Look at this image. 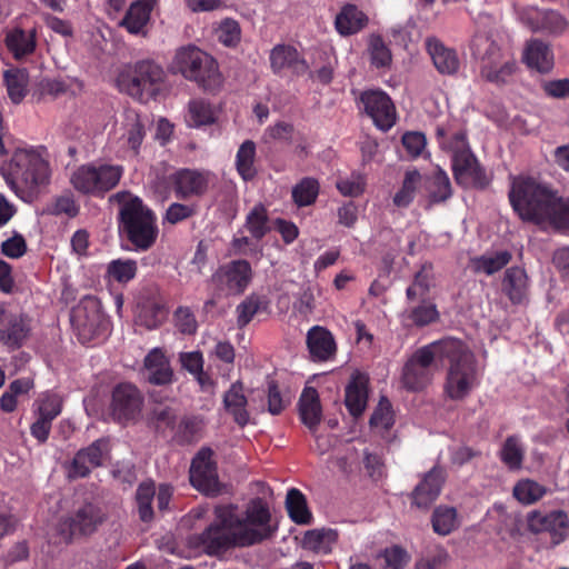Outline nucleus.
Segmentation results:
<instances>
[{
  "mask_svg": "<svg viewBox=\"0 0 569 569\" xmlns=\"http://www.w3.org/2000/svg\"><path fill=\"white\" fill-rule=\"evenodd\" d=\"M278 530L269 506L260 498L250 500L244 510L234 505L217 506L214 522L190 542L208 555H218L230 548L250 547L271 539Z\"/></svg>",
  "mask_w": 569,
  "mask_h": 569,
  "instance_id": "nucleus-1",
  "label": "nucleus"
},
{
  "mask_svg": "<svg viewBox=\"0 0 569 569\" xmlns=\"http://www.w3.org/2000/svg\"><path fill=\"white\" fill-rule=\"evenodd\" d=\"M442 362L446 368L443 393L453 401L466 399L480 382L473 352L459 339H442Z\"/></svg>",
  "mask_w": 569,
  "mask_h": 569,
  "instance_id": "nucleus-2",
  "label": "nucleus"
},
{
  "mask_svg": "<svg viewBox=\"0 0 569 569\" xmlns=\"http://www.w3.org/2000/svg\"><path fill=\"white\" fill-rule=\"evenodd\" d=\"M7 184L20 198L32 196L50 182L51 169L43 148L17 149L3 174Z\"/></svg>",
  "mask_w": 569,
  "mask_h": 569,
  "instance_id": "nucleus-3",
  "label": "nucleus"
},
{
  "mask_svg": "<svg viewBox=\"0 0 569 569\" xmlns=\"http://www.w3.org/2000/svg\"><path fill=\"white\" fill-rule=\"evenodd\" d=\"M120 206V230L137 251H147L158 238L159 229L154 213L142 200L130 192H118L111 197Z\"/></svg>",
  "mask_w": 569,
  "mask_h": 569,
  "instance_id": "nucleus-4",
  "label": "nucleus"
},
{
  "mask_svg": "<svg viewBox=\"0 0 569 569\" xmlns=\"http://www.w3.org/2000/svg\"><path fill=\"white\" fill-rule=\"evenodd\" d=\"M171 69L184 79L197 82L207 91H217L223 79L217 60L197 46L187 44L176 50Z\"/></svg>",
  "mask_w": 569,
  "mask_h": 569,
  "instance_id": "nucleus-5",
  "label": "nucleus"
},
{
  "mask_svg": "<svg viewBox=\"0 0 569 569\" xmlns=\"http://www.w3.org/2000/svg\"><path fill=\"white\" fill-rule=\"evenodd\" d=\"M552 194L550 188L535 178L518 176L511 180L509 200L521 220L538 224Z\"/></svg>",
  "mask_w": 569,
  "mask_h": 569,
  "instance_id": "nucleus-6",
  "label": "nucleus"
},
{
  "mask_svg": "<svg viewBox=\"0 0 569 569\" xmlns=\"http://www.w3.org/2000/svg\"><path fill=\"white\" fill-rule=\"evenodd\" d=\"M442 340L418 348L405 362L401 371L402 387L412 392L431 385L437 371L436 359L442 360Z\"/></svg>",
  "mask_w": 569,
  "mask_h": 569,
  "instance_id": "nucleus-7",
  "label": "nucleus"
},
{
  "mask_svg": "<svg viewBox=\"0 0 569 569\" xmlns=\"http://www.w3.org/2000/svg\"><path fill=\"white\" fill-rule=\"evenodd\" d=\"M471 50L479 60L480 76L488 82L506 83L517 69L516 61L506 58L500 47L487 36H476Z\"/></svg>",
  "mask_w": 569,
  "mask_h": 569,
  "instance_id": "nucleus-8",
  "label": "nucleus"
},
{
  "mask_svg": "<svg viewBox=\"0 0 569 569\" xmlns=\"http://www.w3.org/2000/svg\"><path fill=\"white\" fill-rule=\"evenodd\" d=\"M164 80L163 69L151 60L126 66L117 78L118 88L138 99L154 96Z\"/></svg>",
  "mask_w": 569,
  "mask_h": 569,
  "instance_id": "nucleus-9",
  "label": "nucleus"
},
{
  "mask_svg": "<svg viewBox=\"0 0 569 569\" xmlns=\"http://www.w3.org/2000/svg\"><path fill=\"white\" fill-rule=\"evenodd\" d=\"M123 167L119 164H81L70 176V183L82 194L103 197L119 183Z\"/></svg>",
  "mask_w": 569,
  "mask_h": 569,
  "instance_id": "nucleus-10",
  "label": "nucleus"
},
{
  "mask_svg": "<svg viewBox=\"0 0 569 569\" xmlns=\"http://www.w3.org/2000/svg\"><path fill=\"white\" fill-rule=\"evenodd\" d=\"M148 118L133 108H127L116 121L113 136L122 158H136L147 137Z\"/></svg>",
  "mask_w": 569,
  "mask_h": 569,
  "instance_id": "nucleus-11",
  "label": "nucleus"
},
{
  "mask_svg": "<svg viewBox=\"0 0 569 569\" xmlns=\"http://www.w3.org/2000/svg\"><path fill=\"white\" fill-rule=\"evenodd\" d=\"M253 278L251 264L243 259L232 260L218 267L211 276V283L222 295H242Z\"/></svg>",
  "mask_w": 569,
  "mask_h": 569,
  "instance_id": "nucleus-12",
  "label": "nucleus"
},
{
  "mask_svg": "<svg viewBox=\"0 0 569 569\" xmlns=\"http://www.w3.org/2000/svg\"><path fill=\"white\" fill-rule=\"evenodd\" d=\"M71 323L82 343L91 341L107 328V320L99 303L86 298L71 312Z\"/></svg>",
  "mask_w": 569,
  "mask_h": 569,
  "instance_id": "nucleus-13",
  "label": "nucleus"
},
{
  "mask_svg": "<svg viewBox=\"0 0 569 569\" xmlns=\"http://www.w3.org/2000/svg\"><path fill=\"white\" fill-rule=\"evenodd\" d=\"M104 520L106 515L100 507L86 503L73 516L61 522L60 531L66 540H71L79 536H90L97 531Z\"/></svg>",
  "mask_w": 569,
  "mask_h": 569,
  "instance_id": "nucleus-14",
  "label": "nucleus"
},
{
  "mask_svg": "<svg viewBox=\"0 0 569 569\" xmlns=\"http://www.w3.org/2000/svg\"><path fill=\"white\" fill-rule=\"evenodd\" d=\"M111 442L109 438H100L90 446L80 449L72 459L69 468V478L87 477L93 468L101 467L110 459Z\"/></svg>",
  "mask_w": 569,
  "mask_h": 569,
  "instance_id": "nucleus-15",
  "label": "nucleus"
},
{
  "mask_svg": "<svg viewBox=\"0 0 569 569\" xmlns=\"http://www.w3.org/2000/svg\"><path fill=\"white\" fill-rule=\"evenodd\" d=\"M143 397L131 383H119L112 390L110 410L114 420L128 422L141 412Z\"/></svg>",
  "mask_w": 569,
  "mask_h": 569,
  "instance_id": "nucleus-16",
  "label": "nucleus"
},
{
  "mask_svg": "<svg viewBox=\"0 0 569 569\" xmlns=\"http://www.w3.org/2000/svg\"><path fill=\"white\" fill-rule=\"evenodd\" d=\"M519 19L532 32L558 36L569 27L568 20L560 12L552 9L526 7L520 10Z\"/></svg>",
  "mask_w": 569,
  "mask_h": 569,
  "instance_id": "nucleus-17",
  "label": "nucleus"
},
{
  "mask_svg": "<svg viewBox=\"0 0 569 569\" xmlns=\"http://www.w3.org/2000/svg\"><path fill=\"white\" fill-rule=\"evenodd\" d=\"M212 455L211 449L202 448L192 459L189 472L191 485L206 495L219 492L217 466L212 460Z\"/></svg>",
  "mask_w": 569,
  "mask_h": 569,
  "instance_id": "nucleus-18",
  "label": "nucleus"
},
{
  "mask_svg": "<svg viewBox=\"0 0 569 569\" xmlns=\"http://www.w3.org/2000/svg\"><path fill=\"white\" fill-rule=\"evenodd\" d=\"M360 101L365 112L382 131L396 123V108L390 97L381 90H368L361 93Z\"/></svg>",
  "mask_w": 569,
  "mask_h": 569,
  "instance_id": "nucleus-19",
  "label": "nucleus"
},
{
  "mask_svg": "<svg viewBox=\"0 0 569 569\" xmlns=\"http://www.w3.org/2000/svg\"><path fill=\"white\" fill-rule=\"evenodd\" d=\"M212 174L206 170L180 169L171 176L174 194L179 199L202 197L209 189Z\"/></svg>",
  "mask_w": 569,
  "mask_h": 569,
  "instance_id": "nucleus-20",
  "label": "nucleus"
},
{
  "mask_svg": "<svg viewBox=\"0 0 569 569\" xmlns=\"http://www.w3.org/2000/svg\"><path fill=\"white\" fill-rule=\"evenodd\" d=\"M528 529L531 532L539 533L548 531L552 536V540L559 543L563 540L569 528L568 516L562 510L542 513L540 511H531L527 518Z\"/></svg>",
  "mask_w": 569,
  "mask_h": 569,
  "instance_id": "nucleus-21",
  "label": "nucleus"
},
{
  "mask_svg": "<svg viewBox=\"0 0 569 569\" xmlns=\"http://www.w3.org/2000/svg\"><path fill=\"white\" fill-rule=\"evenodd\" d=\"M30 332L29 319L21 312H13L0 306V341L19 347Z\"/></svg>",
  "mask_w": 569,
  "mask_h": 569,
  "instance_id": "nucleus-22",
  "label": "nucleus"
},
{
  "mask_svg": "<svg viewBox=\"0 0 569 569\" xmlns=\"http://www.w3.org/2000/svg\"><path fill=\"white\" fill-rule=\"evenodd\" d=\"M273 73L281 74L289 71L295 76H303L309 71V64L298 50L289 44H277L269 56Z\"/></svg>",
  "mask_w": 569,
  "mask_h": 569,
  "instance_id": "nucleus-23",
  "label": "nucleus"
},
{
  "mask_svg": "<svg viewBox=\"0 0 569 569\" xmlns=\"http://www.w3.org/2000/svg\"><path fill=\"white\" fill-rule=\"evenodd\" d=\"M456 181L463 187H485L486 174L471 150L452 158Z\"/></svg>",
  "mask_w": 569,
  "mask_h": 569,
  "instance_id": "nucleus-24",
  "label": "nucleus"
},
{
  "mask_svg": "<svg viewBox=\"0 0 569 569\" xmlns=\"http://www.w3.org/2000/svg\"><path fill=\"white\" fill-rule=\"evenodd\" d=\"M501 291L512 305L527 303L530 293V279L525 268H507L501 279Z\"/></svg>",
  "mask_w": 569,
  "mask_h": 569,
  "instance_id": "nucleus-25",
  "label": "nucleus"
},
{
  "mask_svg": "<svg viewBox=\"0 0 569 569\" xmlns=\"http://www.w3.org/2000/svg\"><path fill=\"white\" fill-rule=\"evenodd\" d=\"M157 0H134L119 21V27L133 36H146L152 9Z\"/></svg>",
  "mask_w": 569,
  "mask_h": 569,
  "instance_id": "nucleus-26",
  "label": "nucleus"
},
{
  "mask_svg": "<svg viewBox=\"0 0 569 569\" xmlns=\"http://www.w3.org/2000/svg\"><path fill=\"white\" fill-rule=\"evenodd\" d=\"M436 137L440 148L450 152L452 158L470 150L466 131L457 120L438 124Z\"/></svg>",
  "mask_w": 569,
  "mask_h": 569,
  "instance_id": "nucleus-27",
  "label": "nucleus"
},
{
  "mask_svg": "<svg viewBox=\"0 0 569 569\" xmlns=\"http://www.w3.org/2000/svg\"><path fill=\"white\" fill-rule=\"evenodd\" d=\"M307 346L313 361L331 360L337 351L332 333L320 326H315L307 333Z\"/></svg>",
  "mask_w": 569,
  "mask_h": 569,
  "instance_id": "nucleus-28",
  "label": "nucleus"
},
{
  "mask_svg": "<svg viewBox=\"0 0 569 569\" xmlns=\"http://www.w3.org/2000/svg\"><path fill=\"white\" fill-rule=\"evenodd\" d=\"M426 49L435 68L441 74H455L460 67V60L455 49L446 47L437 38L426 39Z\"/></svg>",
  "mask_w": 569,
  "mask_h": 569,
  "instance_id": "nucleus-29",
  "label": "nucleus"
},
{
  "mask_svg": "<svg viewBox=\"0 0 569 569\" xmlns=\"http://www.w3.org/2000/svg\"><path fill=\"white\" fill-rule=\"evenodd\" d=\"M4 44L16 60H22L36 50L37 30L13 27L6 31Z\"/></svg>",
  "mask_w": 569,
  "mask_h": 569,
  "instance_id": "nucleus-30",
  "label": "nucleus"
},
{
  "mask_svg": "<svg viewBox=\"0 0 569 569\" xmlns=\"http://www.w3.org/2000/svg\"><path fill=\"white\" fill-rule=\"evenodd\" d=\"M443 481L442 469L432 468L412 492V502L419 508L429 507L438 498Z\"/></svg>",
  "mask_w": 569,
  "mask_h": 569,
  "instance_id": "nucleus-31",
  "label": "nucleus"
},
{
  "mask_svg": "<svg viewBox=\"0 0 569 569\" xmlns=\"http://www.w3.org/2000/svg\"><path fill=\"white\" fill-rule=\"evenodd\" d=\"M538 226L569 233V198H560L553 192Z\"/></svg>",
  "mask_w": 569,
  "mask_h": 569,
  "instance_id": "nucleus-32",
  "label": "nucleus"
},
{
  "mask_svg": "<svg viewBox=\"0 0 569 569\" xmlns=\"http://www.w3.org/2000/svg\"><path fill=\"white\" fill-rule=\"evenodd\" d=\"M368 382L369 378L367 375L356 372L346 387V407L353 417L361 416L367 407Z\"/></svg>",
  "mask_w": 569,
  "mask_h": 569,
  "instance_id": "nucleus-33",
  "label": "nucleus"
},
{
  "mask_svg": "<svg viewBox=\"0 0 569 569\" xmlns=\"http://www.w3.org/2000/svg\"><path fill=\"white\" fill-rule=\"evenodd\" d=\"M367 14L355 4H345L336 16L335 27L339 34L351 36L360 32L368 24Z\"/></svg>",
  "mask_w": 569,
  "mask_h": 569,
  "instance_id": "nucleus-34",
  "label": "nucleus"
},
{
  "mask_svg": "<svg viewBox=\"0 0 569 569\" xmlns=\"http://www.w3.org/2000/svg\"><path fill=\"white\" fill-rule=\"evenodd\" d=\"M144 369L148 373V381L153 385H167L171 382L173 372L163 351L159 348L152 349L144 358Z\"/></svg>",
  "mask_w": 569,
  "mask_h": 569,
  "instance_id": "nucleus-35",
  "label": "nucleus"
},
{
  "mask_svg": "<svg viewBox=\"0 0 569 569\" xmlns=\"http://www.w3.org/2000/svg\"><path fill=\"white\" fill-rule=\"evenodd\" d=\"M523 60L529 68L539 72H549L553 67V53L551 48L541 40L533 39L527 43Z\"/></svg>",
  "mask_w": 569,
  "mask_h": 569,
  "instance_id": "nucleus-36",
  "label": "nucleus"
},
{
  "mask_svg": "<svg viewBox=\"0 0 569 569\" xmlns=\"http://www.w3.org/2000/svg\"><path fill=\"white\" fill-rule=\"evenodd\" d=\"M299 413L303 425L315 431L322 417L319 395L315 388L307 387L303 389L299 399Z\"/></svg>",
  "mask_w": 569,
  "mask_h": 569,
  "instance_id": "nucleus-37",
  "label": "nucleus"
},
{
  "mask_svg": "<svg viewBox=\"0 0 569 569\" xmlns=\"http://www.w3.org/2000/svg\"><path fill=\"white\" fill-rule=\"evenodd\" d=\"M247 403L248 401L243 393L242 383L239 381L232 383L223 396V405L226 410L232 416L234 422L241 427L249 422Z\"/></svg>",
  "mask_w": 569,
  "mask_h": 569,
  "instance_id": "nucleus-38",
  "label": "nucleus"
},
{
  "mask_svg": "<svg viewBox=\"0 0 569 569\" xmlns=\"http://www.w3.org/2000/svg\"><path fill=\"white\" fill-rule=\"evenodd\" d=\"M216 108L204 99H192L188 103L186 122L190 128L211 126L217 121Z\"/></svg>",
  "mask_w": 569,
  "mask_h": 569,
  "instance_id": "nucleus-39",
  "label": "nucleus"
},
{
  "mask_svg": "<svg viewBox=\"0 0 569 569\" xmlns=\"http://www.w3.org/2000/svg\"><path fill=\"white\" fill-rule=\"evenodd\" d=\"M422 187L423 176L417 169H408L405 172L401 188L393 196V204L398 208L409 207Z\"/></svg>",
  "mask_w": 569,
  "mask_h": 569,
  "instance_id": "nucleus-40",
  "label": "nucleus"
},
{
  "mask_svg": "<svg viewBox=\"0 0 569 569\" xmlns=\"http://www.w3.org/2000/svg\"><path fill=\"white\" fill-rule=\"evenodd\" d=\"M423 187L432 203L446 201L452 193L449 177L439 167L431 174L423 176Z\"/></svg>",
  "mask_w": 569,
  "mask_h": 569,
  "instance_id": "nucleus-41",
  "label": "nucleus"
},
{
  "mask_svg": "<svg viewBox=\"0 0 569 569\" xmlns=\"http://www.w3.org/2000/svg\"><path fill=\"white\" fill-rule=\"evenodd\" d=\"M3 83L9 99L20 103L28 93L29 73L24 68H10L3 72Z\"/></svg>",
  "mask_w": 569,
  "mask_h": 569,
  "instance_id": "nucleus-42",
  "label": "nucleus"
},
{
  "mask_svg": "<svg viewBox=\"0 0 569 569\" xmlns=\"http://www.w3.org/2000/svg\"><path fill=\"white\" fill-rule=\"evenodd\" d=\"M512 256L507 250L488 252L470 259V268L475 273L491 276L506 267Z\"/></svg>",
  "mask_w": 569,
  "mask_h": 569,
  "instance_id": "nucleus-43",
  "label": "nucleus"
},
{
  "mask_svg": "<svg viewBox=\"0 0 569 569\" xmlns=\"http://www.w3.org/2000/svg\"><path fill=\"white\" fill-rule=\"evenodd\" d=\"M439 318V312L433 302L429 300L420 301L419 305L407 308L401 313L402 322L406 325H413L417 327H425Z\"/></svg>",
  "mask_w": 569,
  "mask_h": 569,
  "instance_id": "nucleus-44",
  "label": "nucleus"
},
{
  "mask_svg": "<svg viewBox=\"0 0 569 569\" xmlns=\"http://www.w3.org/2000/svg\"><path fill=\"white\" fill-rule=\"evenodd\" d=\"M337 532L332 529H312L303 535L301 545L303 549L318 553H328L337 541Z\"/></svg>",
  "mask_w": 569,
  "mask_h": 569,
  "instance_id": "nucleus-45",
  "label": "nucleus"
},
{
  "mask_svg": "<svg viewBox=\"0 0 569 569\" xmlns=\"http://www.w3.org/2000/svg\"><path fill=\"white\" fill-rule=\"evenodd\" d=\"M256 154L257 148L252 140L243 141L236 153V169L244 181L253 179L257 174Z\"/></svg>",
  "mask_w": 569,
  "mask_h": 569,
  "instance_id": "nucleus-46",
  "label": "nucleus"
},
{
  "mask_svg": "<svg viewBox=\"0 0 569 569\" xmlns=\"http://www.w3.org/2000/svg\"><path fill=\"white\" fill-rule=\"evenodd\" d=\"M499 458L511 471L522 468L525 447L518 436H509L501 446Z\"/></svg>",
  "mask_w": 569,
  "mask_h": 569,
  "instance_id": "nucleus-47",
  "label": "nucleus"
},
{
  "mask_svg": "<svg viewBox=\"0 0 569 569\" xmlns=\"http://www.w3.org/2000/svg\"><path fill=\"white\" fill-rule=\"evenodd\" d=\"M286 507L292 521L299 525H308L311 521V512L307 507L305 496L298 489H290L286 498Z\"/></svg>",
  "mask_w": 569,
  "mask_h": 569,
  "instance_id": "nucleus-48",
  "label": "nucleus"
},
{
  "mask_svg": "<svg viewBox=\"0 0 569 569\" xmlns=\"http://www.w3.org/2000/svg\"><path fill=\"white\" fill-rule=\"evenodd\" d=\"M547 493V488L531 479L519 480L512 490L513 497L522 505H532Z\"/></svg>",
  "mask_w": 569,
  "mask_h": 569,
  "instance_id": "nucleus-49",
  "label": "nucleus"
},
{
  "mask_svg": "<svg viewBox=\"0 0 569 569\" xmlns=\"http://www.w3.org/2000/svg\"><path fill=\"white\" fill-rule=\"evenodd\" d=\"M432 527L435 532L447 536L458 527L457 511L452 507L440 506L432 515Z\"/></svg>",
  "mask_w": 569,
  "mask_h": 569,
  "instance_id": "nucleus-50",
  "label": "nucleus"
},
{
  "mask_svg": "<svg viewBox=\"0 0 569 569\" xmlns=\"http://www.w3.org/2000/svg\"><path fill=\"white\" fill-rule=\"evenodd\" d=\"M370 427L379 432L388 431L395 423L393 410L390 401L381 397L378 406L370 417Z\"/></svg>",
  "mask_w": 569,
  "mask_h": 569,
  "instance_id": "nucleus-51",
  "label": "nucleus"
},
{
  "mask_svg": "<svg viewBox=\"0 0 569 569\" xmlns=\"http://www.w3.org/2000/svg\"><path fill=\"white\" fill-rule=\"evenodd\" d=\"M319 192L318 181L305 178L292 189V199L299 207L310 206L317 199Z\"/></svg>",
  "mask_w": 569,
  "mask_h": 569,
  "instance_id": "nucleus-52",
  "label": "nucleus"
},
{
  "mask_svg": "<svg viewBox=\"0 0 569 569\" xmlns=\"http://www.w3.org/2000/svg\"><path fill=\"white\" fill-rule=\"evenodd\" d=\"M138 266L131 259H116L108 264L107 272L114 281L127 283L137 274Z\"/></svg>",
  "mask_w": 569,
  "mask_h": 569,
  "instance_id": "nucleus-53",
  "label": "nucleus"
},
{
  "mask_svg": "<svg viewBox=\"0 0 569 569\" xmlns=\"http://www.w3.org/2000/svg\"><path fill=\"white\" fill-rule=\"evenodd\" d=\"M47 213L52 216L64 214L68 218H74L79 213V204L76 202L71 192H66L56 197L47 207Z\"/></svg>",
  "mask_w": 569,
  "mask_h": 569,
  "instance_id": "nucleus-54",
  "label": "nucleus"
},
{
  "mask_svg": "<svg viewBox=\"0 0 569 569\" xmlns=\"http://www.w3.org/2000/svg\"><path fill=\"white\" fill-rule=\"evenodd\" d=\"M154 495L156 489L152 482H143L137 489L136 499L139 517L142 521H150L153 518L151 502Z\"/></svg>",
  "mask_w": 569,
  "mask_h": 569,
  "instance_id": "nucleus-55",
  "label": "nucleus"
},
{
  "mask_svg": "<svg viewBox=\"0 0 569 569\" xmlns=\"http://www.w3.org/2000/svg\"><path fill=\"white\" fill-rule=\"evenodd\" d=\"M214 36L223 46L234 47L240 41V26L233 19H224L214 28Z\"/></svg>",
  "mask_w": 569,
  "mask_h": 569,
  "instance_id": "nucleus-56",
  "label": "nucleus"
},
{
  "mask_svg": "<svg viewBox=\"0 0 569 569\" xmlns=\"http://www.w3.org/2000/svg\"><path fill=\"white\" fill-rule=\"evenodd\" d=\"M267 210L262 204H256L247 216L246 228L256 239H261L267 230Z\"/></svg>",
  "mask_w": 569,
  "mask_h": 569,
  "instance_id": "nucleus-57",
  "label": "nucleus"
},
{
  "mask_svg": "<svg viewBox=\"0 0 569 569\" xmlns=\"http://www.w3.org/2000/svg\"><path fill=\"white\" fill-rule=\"evenodd\" d=\"M449 560L448 552L441 547L429 549L415 565V569H445Z\"/></svg>",
  "mask_w": 569,
  "mask_h": 569,
  "instance_id": "nucleus-58",
  "label": "nucleus"
},
{
  "mask_svg": "<svg viewBox=\"0 0 569 569\" xmlns=\"http://www.w3.org/2000/svg\"><path fill=\"white\" fill-rule=\"evenodd\" d=\"M260 307V297L253 293L248 296L242 302H240L236 308L238 327H246L257 315Z\"/></svg>",
  "mask_w": 569,
  "mask_h": 569,
  "instance_id": "nucleus-59",
  "label": "nucleus"
},
{
  "mask_svg": "<svg viewBox=\"0 0 569 569\" xmlns=\"http://www.w3.org/2000/svg\"><path fill=\"white\" fill-rule=\"evenodd\" d=\"M36 415L38 417L53 421L61 413L62 402L57 395L46 393L36 402Z\"/></svg>",
  "mask_w": 569,
  "mask_h": 569,
  "instance_id": "nucleus-60",
  "label": "nucleus"
},
{
  "mask_svg": "<svg viewBox=\"0 0 569 569\" xmlns=\"http://www.w3.org/2000/svg\"><path fill=\"white\" fill-rule=\"evenodd\" d=\"M381 557L386 569H405L411 560L410 553L398 545L386 548Z\"/></svg>",
  "mask_w": 569,
  "mask_h": 569,
  "instance_id": "nucleus-61",
  "label": "nucleus"
},
{
  "mask_svg": "<svg viewBox=\"0 0 569 569\" xmlns=\"http://www.w3.org/2000/svg\"><path fill=\"white\" fill-rule=\"evenodd\" d=\"M371 62L377 68L387 67L391 62V52L380 36H371L369 42Z\"/></svg>",
  "mask_w": 569,
  "mask_h": 569,
  "instance_id": "nucleus-62",
  "label": "nucleus"
},
{
  "mask_svg": "<svg viewBox=\"0 0 569 569\" xmlns=\"http://www.w3.org/2000/svg\"><path fill=\"white\" fill-rule=\"evenodd\" d=\"M167 315L168 312L163 306L151 303L140 312L139 321L148 329H153L167 318Z\"/></svg>",
  "mask_w": 569,
  "mask_h": 569,
  "instance_id": "nucleus-63",
  "label": "nucleus"
},
{
  "mask_svg": "<svg viewBox=\"0 0 569 569\" xmlns=\"http://www.w3.org/2000/svg\"><path fill=\"white\" fill-rule=\"evenodd\" d=\"M197 213L196 204H186L180 202L171 203L164 214V221L170 224H177Z\"/></svg>",
  "mask_w": 569,
  "mask_h": 569,
  "instance_id": "nucleus-64",
  "label": "nucleus"
}]
</instances>
